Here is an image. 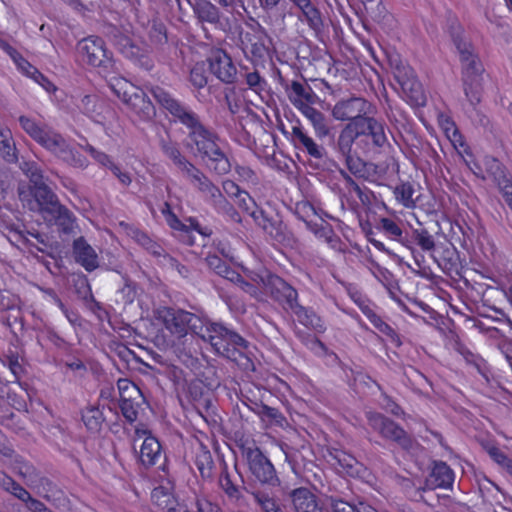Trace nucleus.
Listing matches in <instances>:
<instances>
[{
	"label": "nucleus",
	"mask_w": 512,
	"mask_h": 512,
	"mask_svg": "<svg viewBox=\"0 0 512 512\" xmlns=\"http://www.w3.org/2000/svg\"><path fill=\"white\" fill-rule=\"evenodd\" d=\"M149 92L159 106L171 115L174 122L187 128L186 147L195 156L205 161L218 175L231 171L232 163L220 147L218 134L204 125L193 109L161 86H151Z\"/></svg>",
	"instance_id": "nucleus-1"
},
{
	"label": "nucleus",
	"mask_w": 512,
	"mask_h": 512,
	"mask_svg": "<svg viewBox=\"0 0 512 512\" xmlns=\"http://www.w3.org/2000/svg\"><path fill=\"white\" fill-rule=\"evenodd\" d=\"M19 124L35 142L68 166L80 170L88 168V158L47 124L24 115L19 117Z\"/></svg>",
	"instance_id": "nucleus-2"
},
{
	"label": "nucleus",
	"mask_w": 512,
	"mask_h": 512,
	"mask_svg": "<svg viewBox=\"0 0 512 512\" xmlns=\"http://www.w3.org/2000/svg\"><path fill=\"white\" fill-rule=\"evenodd\" d=\"M451 39L458 53L466 98L475 107L482 98L484 64L473 42L464 35L461 27L453 29Z\"/></svg>",
	"instance_id": "nucleus-3"
},
{
	"label": "nucleus",
	"mask_w": 512,
	"mask_h": 512,
	"mask_svg": "<svg viewBox=\"0 0 512 512\" xmlns=\"http://www.w3.org/2000/svg\"><path fill=\"white\" fill-rule=\"evenodd\" d=\"M108 86L130 113L141 121H150L156 115V109L144 90L122 76L111 77Z\"/></svg>",
	"instance_id": "nucleus-4"
},
{
	"label": "nucleus",
	"mask_w": 512,
	"mask_h": 512,
	"mask_svg": "<svg viewBox=\"0 0 512 512\" xmlns=\"http://www.w3.org/2000/svg\"><path fill=\"white\" fill-rule=\"evenodd\" d=\"M199 331L198 336L208 341L218 355L227 359L237 361L242 354L241 349L247 348L242 336L219 323H208Z\"/></svg>",
	"instance_id": "nucleus-5"
},
{
	"label": "nucleus",
	"mask_w": 512,
	"mask_h": 512,
	"mask_svg": "<svg viewBox=\"0 0 512 512\" xmlns=\"http://www.w3.org/2000/svg\"><path fill=\"white\" fill-rule=\"evenodd\" d=\"M77 52L89 66L97 68L104 77L117 72V61L100 36L90 35L77 43Z\"/></svg>",
	"instance_id": "nucleus-6"
},
{
	"label": "nucleus",
	"mask_w": 512,
	"mask_h": 512,
	"mask_svg": "<svg viewBox=\"0 0 512 512\" xmlns=\"http://www.w3.org/2000/svg\"><path fill=\"white\" fill-rule=\"evenodd\" d=\"M437 245L435 235L425 227L413 228L410 233L407 232L403 246L411 251L415 267L412 271L425 279L433 276L432 269L425 259V255H430Z\"/></svg>",
	"instance_id": "nucleus-7"
},
{
	"label": "nucleus",
	"mask_w": 512,
	"mask_h": 512,
	"mask_svg": "<svg viewBox=\"0 0 512 512\" xmlns=\"http://www.w3.org/2000/svg\"><path fill=\"white\" fill-rule=\"evenodd\" d=\"M157 319L178 339L185 337L189 332L198 335L199 330L203 328V321L198 315L173 307L160 308L157 311Z\"/></svg>",
	"instance_id": "nucleus-8"
},
{
	"label": "nucleus",
	"mask_w": 512,
	"mask_h": 512,
	"mask_svg": "<svg viewBox=\"0 0 512 512\" xmlns=\"http://www.w3.org/2000/svg\"><path fill=\"white\" fill-rule=\"evenodd\" d=\"M243 457L246 459L252 476L261 484L277 486L280 483L272 462L264 455L255 441H246L240 445Z\"/></svg>",
	"instance_id": "nucleus-9"
},
{
	"label": "nucleus",
	"mask_w": 512,
	"mask_h": 512,
	"mask_svg": "<svg viewBox=\"0 0 512 512\" xmlns=\"http://www.w3.org/2000/svg\"><path fill=\"white\" fill-rule=\"evenodd\" d=\"M368 425L381 437L393 441L402 449L409 451L413 447V438L394 420L376 412H366Z\"/></svg>",
	"instance_id": "nucleus-10"
},
{
	"label": "nucleus",
	"mask_w": 512,
	"mask_h": 512,
	"mask_svg": "<svg viewBox=\"0 0 512 512\" xmlns=\"http://www.w3.org/2000/svg\"><path fill=\"white\" fill-rule=\"evenodd\" d=\"M252 279L261 283L265 291L284 309L291 310L298 303L297 290L278 275L265 272L255 274Z\"/></svg>",
	"instance_id": "nucleus-11"
},
{
	"label": "nucleus",
	"mask_w": 512,
	"mask_h": 512,
	"mask_svg": "<svg viewBox=\"0 0 512 512\" xmlns=\"http://www.w3.org/2000/svg\"><path fill=\"white\" fill-rule=\"evenodd\" d=\"M354 126L358 132L360 150L363 153L382 148L388 143L386 125L383 121L367 114L363 119L356 121Z\"/></svg>",
	"instance_id": "nucleus-12"
},
{
	"label": "nucleus",
	"mask_w": 512,
	"mask_h": 512,
	"mask_svg": "<svg viewBox=\"0 0 512 512\" xmlns=\"http://www.w3.org/2000/svg\"><path fill=\"white\" fill-rule=\"evenodd\" d=\"M268 35L265 29L257 25H249L239 33V46L247 59L253 63L265 60L269 49L266 46Z\"/></svg>",
	"instance_id": "nucleus-13"
},
{
	"label": "nucleus",
	"mask_w": 512,
	"mask_h": 512,
	"mask_svg": "<svg viewBox=\"0 0 512 512\" xmlns=\"http://www.w3.org/2000/svg\"><path fill=\"white\" fill-rule=\"evenodd\" d=\"M350 298L366 316L370 323L395 347L402 345L401 338L397 331L386 321L382 319L375 311V305L362 292L355 290L349 292Z\"/></svg>",
	"instance_id": "nucleus-14"
},
{
	"label": "nucleus",
	"mask_w": 512,
	"mask_h": 512,
	"mask_svg": "<svg viewBox=\"0 0 512 512\" xmlns=\"http://www.w3.org/2000/svg\"><path fill=\"white\" fill-rule=\"evenodd\" d=\"M114 45L124 57L144 70L150 71L154 67L147 45L138 43L132 37L123 33L114 36Z\"/></svg>",
	"instance_id": "nucleus-15"
},
{
	"label": "nucleus",
	"mask_w": 512,
	"mask_h": 512,
	"mask_svg": "<svg viewBox=\"0 0 512 512\" xmlns=\"http://www.w3.org/2000/svg\"><path fill=\"white\" fill-rule=\"evenodd\" d=\"M161 213L170 229L178 232L180 235L188 237V245L194 244V241L190 237L192 232H196L202 236H210L212 234V230L207 226H202L196 217H187L184 220L179 219L173 212L170 203L167 201L163 203Z\"/></svg>",
	"instance_id": "nucleus-16"
},
{
	"label": "nucleus",
	"mask_w": 512,
	"mask_h": 512,
	"mask_svg": "<svg viewBox=\"0 0 512 512\" xmlns=\"http://www.w3.org/2000/svg\"><path fill=\"white\" fill-rule=\"evenodd\" d=\"M120 393V409L124 418L133 423L138 418L141 402L143 401L140 389L128 379H120L117 383Z\"/></svg>",
	"instance_id": "nucleus-17"
},
{
	"label": "nucleus",
	"mask_w": 512,
	"mask_h": 512,
	"mask_svg": "<svg viewBox=\"0 0 512 512\" xmlns=\"http://www.w3.org/2000/svg\"><path fill=\"white\" fill-rule=\"evenodd\" d=\"M279 84L284 89L290 103L296 108H302L306 104H316L318 95L305 79L288 80L280 76Z\"/></svg>",
	"instance_id": "nucleus-18"
},
{
	"label": "nucleus",
	"mask_w": 512,
	"mask_h": 512,
	"mask_svg": "<svg viewBox=\"0 0 512 512\" xmlns=\"http://www.w3.org/2000/svg\"><path fill=\"white\" fill-rule=\"evenodd\" d=\"M372 104L362 97H351L338 101L333 109L332 116L339 121L355 123L371 113Z\"/></svg>",
	"instance_id": "nucleus-19"
},
{
	"label": "nucleus",
	"mask_w": 512,
	"mask_h": 512,
	"mask_svg": "<svg viewBox=\"0 0 512 512\" xmlns=\"http://www.w3.org/2000/svg\"><path fill=\"white\" fill-rule=\"evenodd\" d=\"M429 256L445 274L449 276L459 274L460 256L452 243H437L435 250Z\"/></svg>",
	"instance_id": "nucleus-20"
},
{
	"label": "nucleus",
	"mask_w": 512,
	"mask_h": 512,
	"mask_svg": "<svg viewBox=\"0 0 512 512\" xmlns=\"http://www.w3.org/2000/svg\"><path fill=\"white\" fill-rule=\"evenodd\" d=\"M209 68L212 74L221 82L233 84L237 78V68L230 55L223 49L212 52L209 58Z\"/></svg>",
	"instance_id": "nucleus-21"
},
{
	"label": "nucleus",
	"mask_w": 512,
	"mask_h": 512,
	"mask_svg": "<svg viewBox=\"0 0 512 512\" xmlns=\"http://www.w3.org/2000/svg\"><path fill=\"white\" fill-rule=\"evenodd\" d=\"M207 260L210 266H215V270L218 274L221 275L225 273V277L233 282L240 290L256 299L257 301L263 300V292L259 288V285L262 286L261 283L256 282L257 284H255L248 282L240 274L234 271H230L224 264L216 265V262H221L220 259L216 256H209Z\"/></svg>",
	"instance_id": "nucleus-22"
},
{
	"label": "nucleus",
	"mask_w": 512,
	"mask_h": 512,
	"mask_svg": "<svg viewBox=\"0 0 512 512\" xmlns=\"http://www.w3.org/2000/svg\"><path fill=\"white\" fill-rule=\"evenodd\" d=\"M139 438L144 437L140 446L139 461L146 467L155 466L162 458V446L158 439L146 430L136 429Z\"/></svg>",
	"instance_id": "nucleus-23"
},
{
	"label": "nucleus",
	"mask_w": 512,
	"mask_h": 512,
	"mask_svg": "<svg viewBox=\"0 0 512 512\" xmlns=\"http://www.w3.org/2000/svg\"><path fill=\"white\" fill-rule=\"evenodd\" d=\"M72 253L77 264L87 272H93L99 267V257L95 249L83 236L74 239Z\"/></svg>",
	"instance_id": "nucleus-24"
},
{
	"label": "nucleus",
	"mask_w": 512,
	"mask_h": 512,
	"mask_svg": "<svg viewBox=\"0 0 512 512\" xmlns=\"http://www.w3.org/2000/svg\"><path fill=\"white\" fill-rule=\"evenodd\" d=\"M190 184L195 187L203 196L205 200L211 203L215 198L219 197L221 190L216 186L208 176H206L194 164L184 173Z\"/></svg>",
	"instance_id": "nucleus-25"
},
{
	"label": "nucleus",
	"mask_w": 512,
	"mask_h": 512,
	"mask_svg": "<svg viewBox=\"0 0 512 512\" xmlns=\"http://www.w3.org/2000/svg\"><path fill=\"white\" fill-rule=\"evenodd\" d=\"M446 137L457 150L458 154L462 157L467 167L477 177L484 178L481 165L475 161L473 152L459 129H453V132H451L450 135H446Z\"/></svg>",
	"instance_id": "nucleus-26"
},
{
	"label": "nucleus",
	"mask_w": 512,
	"mask_h": 512,
	"mask_svg": "<svg viewBox=\"0 0 512 512\" xmlns=\"http://www.w3.org/2000/svg\"><path fill=\"white\" fill-rule=\"evenodd\" d=\"M31 194L35 199L37 210L43 218L60 206L57 195L43 182L42 184L31 186Z\"/></svg>",
	"instance_id": "nucleus-27"
},
{
	"label": "nucleus",
	"mask_w": 512,
	"mask_h": 512,
	"mask_svg": "<svg viewBox=\"0 0 512 512\" xmlns=\"http://www.w3.org/2000/svg\"><path fill=\"white\" fill-rule=\"evenodd\" d=\"M455 480V473L452 468L444 461H434L427 485L432 489H450L452 488Z\"/></svg>",
	"instance_id": "nucleus-28"
},
{
	"label": "nucleus",
	"mask_w": 512,
	"mask_h": 512,
	"mask_svg": "<svg viewBox=\"0 0 512 512\" xmlns=\"http://www.w3.org/2000/svg\"><path fill=\"white\" fill-rule=\"evenodd\" d=\"M290 311L296 316L297 321L307 329L317 334L325 333L327 327L324 320L312 308L297 303Z\"/></svg>",
	"instance_id": "nucleus-29"
},
{
	"label": "nucleus",
	"mask_w": 512,
	"mask_h": 512,
	"mask_svg": "<svg viewBox=\"0 0 512 512\" xmlns=\"http://www.w3.org/2000/svg\"><path fill=\"white\" fill-rule=\"evenodd\" d=\"M292 141L297 149L305 151L314 159H321L324 155V149L308 135L300 124L292 127Z\"/></svg>",
	"instance_id": "nucleus-30"
},
{
	"label": "nucleus",
	"mask_w": 512,
	"mask_h": 512,
	"mask_svg": "<svg viewBox=\"0 0 512 512\" xmlns=\"http://www.w3.org/2000/svg\"><path fill=\"white\" fill-rule=\"evenodd\" d=\"M375 229L383 234L387 239L398 242L403 245L407 231L400 220L389 217H381L375 224Z\"/></svg>",
	"instance_id": "nucleus-31"
},
{
	"label": "nucleus",
	"mask_w": 512,
	"mask_h": 512,
	"mask_svg": "<svg viewBox=\"0 0 512 512\" xmlns=\"http://www.w3.org/2000/svg\"><path fill=\"white\" fill-rule=\"evenodd\" d=\"M105 406L89 404L81 410V420L89 433L97 434L105 422Z\"/></svg>",
	"instance_id": "nucleus-32"
},
{
	"label": "nucleus",
	"mask_w": 512,
	"mask_h": 512,
	"mask_svg": "<svg viewBox=\"0 0 512 512\" xmlns=\"http://www.w3.org/2000/svg\"><path fill=\"white\" fill-rule=\"evenodd\" d=\"M291 499L296 512H322L316 496L307 488L301 487L292 491Z\"/></svg>",
	"instance_id": "nucleus-33"
},
{
	"label": "nucleus",
	"mask_w": 512,
	"mask_h": 512,
	"mask_svg": "<svg viewBox=\"0 0 512 512\" xmlns=\"http://www.w3.org/2000/svg\"><path fill=\"white\" fill-rule=\"evenodd\" d=\"M297 8L300 11V14L298 15L299 21L306 24L316 34L323 30L324 22L322 14L318 7L313 4L311 0L298 5Z\"/></svg>",
	"instance_id": "nucleus-34"
},
{
	"label": "nucleus",
	"mask_w": 512,
	"mask_h": 512,
	"mask_svg": "<svg viewBox=\"0 0 512 512\" xmlns=\"http://www.w3.org/2000/svg\"><path fill=\"white\" fill-rule=\"evenodd\" d=\"M78 107L83 114L97 123L105 118L104 114L108 109L105 102L95 94L85 95Z\"/></svg>",
	"instance_id": "nucleus-35"
},
{
	"label": "nucleus",
	"mask_w": 512,
	"mask_h": 512,
	"mask_svg": "<svg viewBox=\"0 0 512 512\" xmlns=\"http://www.w3.org/2000/svg\"><path fill=\"white\" fill-rule=\"evenodd\" d=\"M44 219L48 222H54L64 234H71L76 228V217L62 204L57 206V208L45 216Z\"/></svg>",
	"instance_id": "nucleus-36"
},
{
	"label": "nucleus",
	"mask_w": 512,
	"mask_h": 512,
	"mask_svg": "<svg viewBox=\"0 0 512 512\" xmlns=\"http://www.w3.org/2000/svg\"><path fill=\"white\" fill-rule=\"evenodd\" d=\"M314 105L315 104H306L297 110L309 120L316 136L319 138H324L328 136L330 128L328 126L325 115L320 110L313 107Z\"/></svg>",
	"instance_id": "nucleus-37"
},
{
	"label": "nucleus",
	"mask_w": 512,
	"mask_h": 512,
	"mask_svg": "<svg viewBox=\"0 0 512 512\" xmlns=\"http://www.w3.org/2000/svg\"><path fill=\"white\" fill-rule=\"evenodd\" d=\"M9 459V466L11 470L21 477L27 484H34L38 482L39 473L31 462L15 452L13 457Z\"/></svg>",
	"instance_id": "nucleus-38"
},
{
	"label": "nucleus",
	"mask_w": 512,
	"mask_h": 512,
	"mask_svg": "<svg viewBox=\"0 0 512 512\" xmlns=\"http://www.w3.org/2000/svg\"><path fill=\"white\" fill-rule=\"evenodd\" d=\"M0 49L4 51L13 61L17 70L24 76L32 79L34 71L38 69L32 65L26 58L22 56L13 46H11L6 40L0 38Z\"/></svg>",
	"instance_id": "nucleus-39"
},
{
	"label": "nucleus",
	"mask_w": 512,
	"mask_h": 512,
	"mask_svg": "<svg viewBox=\"0 0 512 512\" xmlns=\"http://www.w3.org/2000/svg\"><path fill=\"white\" fill-rule=\"evenodd\" d=\"M482 174L484 175L483 179L486 177L491 178L497 186L510 178V174L507 171L505 165L493 156H485L483 159Z\"/></svg>",
	"instance_id": "nucleus-40"
},
{
	"label": "nucleus",
	"mask_w": 512,
	"mask_h": 512,
	"mask_svg": "<svg viewBox=\"0 0 512 512\" xmlns=\"http://www.w3.org/2000/svg\"><path fill=\"white\" fill-rule=\"evenodd\" d=\"M354 145L360 149L358 132L354 126V123H347L339 133L337 146L340 153L345 156L353 153Z\"/></svg>",
	"instance_id": "nucleus-41"
},
{
	"label": "nucleus",
	"mask_w": 512,
	"mask_h": 512,
	"mask_svg": "<svg viewBox=\"0 0 512 512\" xmlns=\"http://www.w3.org/2000/svg\"><path fill=\"white\" fill-rule=\"evenodd\" d=\"M17 240L26 248L30 253H34L35 251L41 253H47L48 248L50 247L47 237L39 232L24 233L22 231L17 233Z\"/></svg>",
	"instance_id": "nucleus-42"
},
{
	"label": "nucleus",
	"mask_w": 512,
	"mask_h": 512,
	"mask_svg": "<svg viewBox=\"0 0 512 512\" xmlns=\"http://www.w3.org/2000/svg\"><path fill=\"white\" fill-rule=\"evenodd\" d=\"M0 155L9 163H16L18 156L11 130L0 123Z\"/></svg>",
	"instance_id": "nucleus-43"
},
{
	"label": "nucleus",
	"mask_w": 512,
	"mask_h": 512,
	"mask_svg": "<svg viewBox=\"0 0 512 512\" xmlns=\"http://www.w3.org/2000/svg\"><path fill=\"white\" fill-rule=\"evenodd\" d=\"M163 154L169 158L175 166L185 173L190 165H193L181 152L177 143L172 141H163L161 144Z\"/></svg>",
	"instance_id": "nucleus-44"
},
{
	"label": "nucleus",
	"mask_w": 512,
	"mask_h": 512,
	"mask_svg": "<svg viewBox=\"0 0 512 512\" xmlns=\"http://www.w3.org/2000/svg\"><path fill=\"white\" fill-rule=\"evenodd\" d=\"M193 10L201 22L216 24L220 21L219 9L208 0H197Z\"/></svg>",
	"instance_id": "nucleus-45"
},
{
	"label": "nucleus",
	"mask_w": 512,
	"mask_h": 512,
	"mask_svg": "<svg viewBox=\"0 0 512 512\" xmlns=\"http://www.w3.org/2000/svg\"><path fill=\"white\" fill-rule=\"evenodd\" d=\"M396 200L406 208H414L416 200L413 198L415 194L414 185L409 181H401L393 190Z\"/></svg>",
	"instance_id": "nucleus-46"
},
{
	"label": "nucleus",
	"mask_w": 512,
	"mask_h": 512,
	"mask_svg": "<svg viewBox=\"0 0 512 512\" xmlns=\"http://www.w3.org/2000/svg\"><path fill=\"white\" fill-rule=\"evenodd\" d=\"M235 204L247 215L251 216L255 221L262 216L263 211L259 209L254 198L245 190L234 199Z\"/></svg>",
	"instance_id": "nucleus-47"
},
{
	"label": "nucleus",
	"mask_w": 512,
	"mask_h": 512,
	"mask_svg": "<svg viewBox=\"0 0 512 512\" xmlns=\"http://www.w3.org/2000/svg\"><path fill=\"white\" fill-rule=\"evenodd\" d=\"M256 414L262 421H266L270 425H274L280 428H283L287 423L286 417L278 408H274L266 404H261Z\"/></svg>",
	"instance_id": "nucleus-48"
},
{
	"label": "nucleus",
	"mask_w": 512,
	"mask_h": 512,
	"mask_svg": "<svg viewBox=\"0 0 512 512\" xmlns=\"http://www.w3.org/2000/svg\"><path fill=\"white\" fill-rule=\"evenodd\" d=\"M219 485L229 499L238 501L242 497L241 488L232 479L226 465L220 473Z\"/></svg>",
	"instance_id": "nucleus-49"
},
{
	"label": "nucleus",
	"mask_w": 512,
	"mask_h": 512,
	"mask_svg": "<svg viewBox=\"0 0 512 512\" xmlns=\"http://www.w3.org/2000/svg\"><path fill=\"white\" fill-rule=\"evenodd\" d=\"M132 238L137 244H139L153 256L159 257L164 252V249L159 243H157L146 232L140 229H136L132 232Z\"/></svg>",
	"instance_id": "nucleus-50"
},
{
	"label": "nucleus",
	"mask_w": 512,
	"mask_h": 512,
	"mask_svg": "<svg viewBox=\"0 0 512 512\" xmlns=\"http://www.w3.org/2000/svg\"><path fill=\"white\" fill-rule=\"evenodd\" d=\"M213 208L223 216L227 217L231 221L235 223H240L242 218L239 212L235 209V207L226 199V197L221 192L219 197L215 198L210 203Z\"/></svg>",
	"instance_id": "nucleus-51"
},
{
	"label": "nucleus",
	"mask_w": 512,
	"mask_h": 512,
	"mask_svg": "<svg viewBox=\"0 0 512 512\" xmlns=\"http://www.w3.org/2000/svg\"><path fill=\"white\" fill-rule=\"evenodd\" d=\"M377 272H378V275L375 274V276L383 283V285L388 289V292H389V295L390 297L396 301L401 307H402V310L404 312H406L407 314L409 315H412V313L410 312V310L407 308V306L405 304H403L401 302V300L399 299V297L397 296L396 292H395V289H396V286L394 285V278H393V274L388 271L387 269L385 268H381L380 266H377Z\"/></svg>",
	"instance_id": "nucleus-52"
},
{
	"label": "nucleus",
	"mask_w": 512,
	"mask_h": 512,
	"mask_svg": "<svg viewBox=\"0 0 512 512\" xmlns=\"http://www.w3.org/2000/svg\"><path fill=\"white\" fill-rule=\"evenodd\" d=\"M152 501L167 512H174L176 509V501L171 493L167 492L164 487H156L151 493Z\"/></svg>",
	"instance_id": "nucleus-53"
},
{
	"label": "nucleus",
	"mask_w": 512,
	"mask_h": 512,
	"mask_svg": "<svg viewBox=\"0 0 512 512\" xmlns=\"http://www.w3.org/2000/svg\"><path fill=\"white\" fill-rule=\"evenodd\" d=\"M316 235L335 251H344L345 244L329 224L321 225Z\"/></svg>",
	"instance_id": "nucleus-54"
},
{
	"label": "nucleus",
	"mask_w": 512,
	"mask_h": 512,
	"mask_svg": "<svg viewBox=\"0 0 512 512\" xmlns=\"http://www.w3.org/2000/svg\"><path fill=\"white\" fill-rule=\"evenodd\" d=\"M0 322L10 329H13L17 324L22 327L21 309L16 305H9L7 308L0 309Z\"/></svg>",
	"instance_id": "nucleus-55"
},
{
	"label": "nucleus",
	"mask_w": 512,
	"mask_h": 512,
	"mask_svg": "<svg viewBox=\"0 0 512 512\" xmlns=\"http://www.w3.org/2000/svg\"><path fill=\"white\" fill-rule=\"evenodd\" d=\"M5 365H7L8 369L13 375V380L11 382L17 383L22 390L27 392L29 384L27 382H21V378L25 373V369L20 364L18 355L12 354L7 356Z\"/></svg>",
	"instance_id": "nucleus-56"
},
{
	"label": "nucleus",
	"mask_w": 512,
	"mask_h": 512,
	"mask_svg": "<svg viewBox=\"0 0 512 512\" xmlns=\"http://www.w3.org/2000/svg\"><path fill=\"white\" fill-rule=\"evenodd\" d=\"M252 496L263 512H280V506L276 498L262 491L252 492Z\"/></svg>",
	"instance_id": "nucleus-57"
},
{
	"label": "nucleus",
	"mask_w": 512,
	"mask_h": 512,
	"mask_svg": "<svg viewBox=\"0 0 512 512\" xmlns=\"http://www.w3.org/2000/svg\"><path fill=\"white\" fill-rule=\"evenodd\" d=\"M189 81L191 85L197 90L202 89L207 85L208 76L204 62H197L190 69Z\"/></svg>",
	"instance_id": "nucleus-58"
},
{
	"label": "nucleus",
	"mask_w": 512,
	"mask_h": 512,
	"mask_svg": "<svg viewBox=\"0 0 512 512\" xmlns=\"http://www.w3.org/2000/svg\"><path fill=\"white\" fill-rule=\"evenodd\" d=\"M234 172L236 174V179L242 183H245L247 185H257L259 183V178L254 169H252L250 166L246 164H239L235 163L234 166Z\"/></svg>",
	"instance_id": "nucleus-59"
},
{
	"label": "nucleus",
	"mask_w": 512,
	"mask_h": 512,
	"mask_svg": "<svg viewBox=\"0 0 512 512\" xmlns=\"http://www.w3.org/2000/svg\"><path fill=\"white\" fill-rule=\"evenodd\" d=\"M80 147L85 152H87L93 158V160L100 166L105 167L111 171L113 166L116 165V163L113 161V159L110 155H108L104 151L98 150L93 145L86 144V145H80Z\"/></svg>",
	"instance_id": "nucleus-60"
},
{
	"label": "nucleus",
	"mask_w": 512,
	"mask_h": 512,
	"mask_svg": "<svg viewBox=\"0 0 512 512\" xmlns=\"http://www.w3.org/2000/svg\"><path fill=\"white\" fill-rule=\"evenodd\" d=\"M490 458L497 464L509 468L512 460L499 448L494 441H487L482 444Z\"/></svg>",
	"instance_id": "nucleus-61"
},
{
	"label": "nucleus",
	"mask_w": 512,
	"mask_h": 512,
	"mask_svg": "<svg viewBox=\"0 0 512 512\" xmlns=\"http://www.w3.org/2000/svg\"><path fill=\"white\" fill-rule=\"evenodd\" d=\"M149 40L156 47L163 46L167 43V30L162 22H154L148 33Z\"/></svg>",
	"instance_id": "nucleus-62"
},
{
	"label": "nucleus",
	"mask_w": 512,
	"mask_h": 512,
	"mask_svg": "<svg viewBox=\"0 0 512 512\" xmlns=\"http://www.w3.org/2000/svg\"><path fill=\"white\" fill-rule=\"evenodd\" d=\"M347 169L357 178H364L366 174V163L353 153L345 155Z\"/></svg>",
	"instance_id": "nucleus-63"
},
{
	"label": "nucleus",
	"mask_w": 512,
	"mask_h": 512,
	"mask_svg": "<svg viewBox=\"0 0 512 512\" xmlns=\"http://www.w3.org/2000/svg\"><path fill=\"white\" fill-rule=\"evenodd\" d=\"M245 83L250 90L257 94L266 91L268 86L266 79L262 77L258 71L246 73Z\"/></svg>",
	"instance_id": "nucleus-64"
}]
</instances>
